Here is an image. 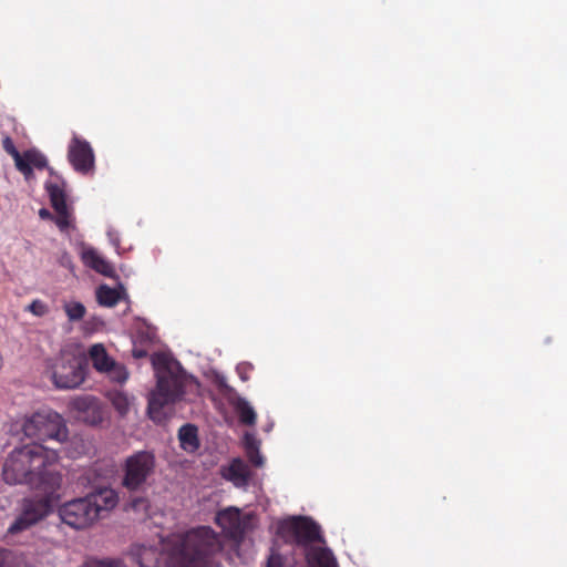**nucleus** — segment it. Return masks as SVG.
<instances>
[{"mask_svg": "<svg viewBox=\"0 0 567 567\" xmlns=\"http://www.w3.org/2000/svg\"><path fill=\"white\" fill-rule=\"evenodd\" d=\"M155 470V456L148 451L130 455L123 465L122 485L131 492L142 489Z\"/></svg>", "mask_w": 567, "mask_h": 567, "instance_id": "8", "label": "nucleus"}, {"mask_svg": "<svg viewBox=\"0 0 567 567\" xmlns=\"http://www.w3.org/2000/svg\"><path fill=\"white\" fill-rule=\"evenodd\" d=\"M82 261L96 272L110 276L113 271L112 265L101 256L93 247H83Z\"/></svg>", "mask_w": 567, "mask_h": 567, "instance_id": "16", "label": "nucleus"}, {"mask_svg": "<svg viewBox=\"0 0 567 567\" xmlns=\"http://www.w3.org/2000/svg\"><path fill=\"white\" fill-rule=\"evenodd\" d=\"M68 408L78 420L90 425L100 424L104 417L103 405L94 395H75L69 401Z\"/></svg>", "mask_w": 567, "mask_h": 567, "instance_id": "10", "label": "nucleus"}, {"mask_svg": "<svg viewBox=\"0 0 567 567\" xmlns=\"http://www.w3.org/2000/svg\"><path fill=\"white\" fill-rule=\"evenodd\" d=\"M64 310H65V313L70 321L81 320L86 312L85 307L81 302H78V301H72V302L65 303Z\"/></svg>", "mask_w": 567, "mask_h": 567, "instance_id": "23", "label": "nucleus"}, {"mask_svg": "<svg viewBox=\"0 0 567 567\" xmlns=\"http://www.w3.org/2000/svg\"><path fill=\"white\" fill-rule=\"evenodd\" d=\"M47 165H48L47 157L43 154L38 152V169H42V168L47 167Z\"/></svg>", "mask_w": 567, "mask_h": 567, "instance_id": "33", "label": "nucleus"}, {"mask_svg": "<svg viewBox=\"0 0 567 567\" xmlns=\"http://www.w3.org/2000/svg\"><path fill=\"white\" fill-rule=\"evenodd\" d=\"M91 504L96 508V518L103 516V513L110 512L118 503L117 493L113 488H101L96 493L87 495Z\"/></svg>", "mask_w": 567, "mask_h": 567, "instance_id": "15", "label": "nucleus"}, {"mask_svg": "<svg viewBox=\"0 0 567 567\" xmlns=\"http://www.w3.org/2000/svg\"><path fill=\"white\" fill-rule=\"evenodd\" d=\"M10 557V551L3 548H0V567H3Z\"/></svg>", "mask_w": 567, "mask_h": 567, "instance_id": "32", "label": "nucleus"}, {"mask_svg": "<svg viewBox=\"0 0 567 567\" xmlns=\"http://www.w3.org/2000/svg\"><path fill=\"white\" fill-rule=\"evenodd\" d=\"M96 299L102 306L113 307L120 300V292L115 288L102 285L96 291Z\"/></svg>", "mask_w": 567, "mask_h": 567, "instance_id": "21", "label": "nucleus"}, {"mask_svg": "<svg viewBox=\"0 0 567 567\" xmlns=\"http://www.w3.org/2000/svg\"><path fill=\"white\" fill-rule=\"evenodd\" d=\"M178 437L184 449L195 450L198 447L197 427L195 425H183L178 431Z\"/></svg>", "mask_w": 567, "mask_h": 567, "instance_id": "19", "label": "nucleus"}, {"mask_svg": "<svg viewBox=\"0 0 567 567\" xmlns=\"http://www.w3.org/2000/svg\"><path fill=\"white\" fill-rule=\"evenodd\" d=\"M215 523L231 539H240L245 534V523L238 508L228 507L218 512Z\"/></svg>", "mask_w": 567, "mask_h": 567, "instance_id": "12", "label": "nucleus"}, {"mask_svg": "<svg viewBox=\"0 0 567 567\" xmlns=\"http://www.w3.org/2000/svg\"><path fill=\"white\" fill-rule=\"evenodd\" d=\"M35 455V443L30 442L14 449L8 456L2 475L8 484H31L34 480L32 462Z\"/></svg>", "mask_w": 567, "mask_h": 567, "instance_id": "7", "label": "nucleus"}, {"mask_svg": "<svg viewBox=\"0 0 567 567\" xmlns=\"http://www.w3.org/2000/svg\"><path fill=\"white\" fill-rule=\"evenodd\" d=\"M38 316H41L44 312V307L38 301Z\"/></svg>", "mask_w": 567, "mask_h": 567, "instance_id": "36", "label": "nucleus"}, {"mask_svg": "<svg viewBox=\"0 0 567 567\" xmlns=\"http://www.w3.org/2000/svg\"><path fill=\"white\" fill-rule=\"evenodd\" d=\"M89 357L92 361L93 368L104 373L113 367L115 362L106 352L105 347L102 343H95L89 349Z\"/></svg>", "mask_w": 567, "mask_h": 567, "instance_id": "17", "label": "nucleus"}, {"mask_svg": "<svg viewBox=\"0 0 567 567\" xmlns=\"http://www.w3.org/2000/svg\"><path fill=\"white\" fill-rule=\"evenodd\" d=\"M133 354H134L135 358H144V357H146V351H144V350H134Z\"/></svg>", "mask_w": 567, "mask_h": 567, "instance_id": "34", "label": "nucleus"}, {"mask_svg": "<svg viewBox=\"0 0 567 567\" xmlns=\"http://www.w3.org/2000/svg\"><path fill=\"white\" fill-rule=\"evenodd\" d=\"M278 533L287 543L303 547L308 567H338L330 549L310 546L322 542L320 526L311 518L297 516L286 519L279 524Z\"/></svg>", "mask_w": 567, "mask_h": 567, "instance_id": "4", "label": "nucleus"}, {"mask_svg": "<svg viewBox=\"0 0 567 567\" xmlns=\"http://www.w3.org/2000/svg\"><path fill=\"white\" fill-rule=\"evenodd\" d=\"M236 412L239 421L245 425H255L257 421L256 412L252 406L244 399H239L236 403Z\"/></svg>", "mask_w": 567, "mask_h": 567, "instance_id": "20", "label": "nucleus"}, {"mask_svg": "<svg viewBox=\"0 0 567 567\" xmlns=\"http://www.w3.org/2000/svg\"><path fill=\"white\" fill-rule=\"evenodd\" d=\"M113 404L121 414L127 411V401L122 395H116L113 400Z\"/></svg>", "mask_w": 567, "mask_h": 567, "instance_id": "29", "label": "nucleus"}, {"mask_svg": "<svg viewBox=\"0 0 567 567\" xmlns=\"http://www.w3.org/2000/svg\"><path fill=\"white\" fill-rule=\"evenodd\" d=\"M2 145H3L4 151H6L8 154H10L12 157L18 156V154H20V153L18 152V150L16 148V146H14V144H13V142H12V140H11L9 136H7V137H4V138H3V141H2Z\"/></svg>", "mask_w": 567, "mask_h": 567, "instance_id": "28", "label": "nucleus"}, {"mask_svg": "<svg viewBox=\"0 0 567 567\" xmlns=\"http://www.w3.org/2000/svg\"><path fill=\"white\" fill-rule=\"evenodd\" d=\"M50 177L44 184V189L50 198L55 216L47 208L38 210L42 219H52L61 231H66L72 223V213L66 204L65 182L62 176L49 168Z\"/></svg>", "mask_w": 567, "mask_h": 567, "instance_id": "6", "label": "nucleus"}, {"mask_svg": "<svg viewBox=\"0 0 567 567\" xmlns=\"http://www.w3.org/2000/svg\"><path fill=\"white\" fill-rule=\"evenodd\" d=\"M104 373H106L111 380H113L117 383H124L128 378V373H127L126 369L116 362H114L113 367L110 368Z\"/></svg>", "mask_w": 567, "mask_h": 567, "instance_id": "25", "label": "nucleus"}, {"mask_svg": "<svg viewBox=\"0 0 567 567\" xmlns=\"http://www.w3.org/2000/svg\"><path fill=\"white\" fill-rule=\"evenodd\" d=\"M35 524V501L25 498L21 504V512L8 527V535H19Z\"/></svg>", "mask_w": 567, "mask_h": 567, "instance_id": "13", "label": "nucleus"}, {"mask_svg": "<svg viewBox=\"0 0 567 567\" xmlns=\"http://www.w3.org/2000/svg\"><path fill=\"white\" fill-rule=\"evenodd\" d=\"M220 388L225 385V382L224 381H220L219 384H218Z\"/></svg>", "mask_w": 567, "mask_h": 567, "instance_id": "37", "label": "nucleus"}, {"mask_svg": "<svg viewBox=\"0 0 567 567\" xmlns=\"http://www.w3.org/2000/svg\"><path fill=\"white\" fill-rule=\"evenodd\" d=\"M68 436L69 430L61 414L49 409L38 411V522L60 501L62 476L56 470L58 446Z\"/></svg>", "mask_w": 567, "mask_h": 567, "instance_id": "2", "label": "nucleus"}, {"mask_svg": "<svg viewBox=\"0 0 567 567\" xmlns=\"http://www.w3.org/2000/svg\"><path fill=\"white\" fill-rule=\"evenodd\" d=\"M27 310L35 315V300L31 301V302L27 306Z\"/></svg>", "mask_w": 567, "mask_h": 567, "instance_id": "35", "label": "nucleus"}, {"mask_svg": "<svg viewBox=\"0 0 567 567\" xmlns=\"http://www.w3.org/2000/svg\"><path fill=\"white\" fill-rule=\"evenodd\" d=\"M254 370V367L252 364L250 363H247V362H243L240 364L237 365L236 368V371L239 375V378L243 380V381H248L249 378H250V372Z\"/></svg>", "mask_w": 567, "mask_h": 567, "instance_id": "26", "label": "nucleus"}, {"mask_svg": "<svg viewBox=\"0 0 567 567\" xmlns=\"http://www.w3.org/2000/svg\"><path fill=\"white\" fill-rule=\"evenodd\" d=\"M13 159L17 169L24 175L25 179H29L33 174V165H35V152L28 151L23 155L18 154Z\"/></svg>", "mask_w": 567, "mask_h": 567, "instance_id": "18", "label": "nucleus"}, {"mask_svg": "<svg viewBox=\"0 0 567 567\" xmlns=\"http://www.w3.org/2000/svg\"><path fill=\"white\" fill-rule=\"evenodd\" d=\"M152 364L157 383L150 394L147 412L152 420L159 421L163 408L182 399L187 382L193 379L186 375L178 361L166 353H155Z\"/></svg>", "mask_w": 567, "mask_h": 567, "instance_id": "3", "label": "nucleus"}, {"mask_svg": "<svg viewBox=\"0 0 567 567\" xmlns=\"http://www.w3.org/2000/svg\"><path fill=\"white\" fill-rule=\"evenodd\" d=\"M58 515L64 524L74 529L90 527L96 518V508L87 496L70 501L59 507Z\"/></svg>", "mask_w": 567, "mask_h": 567, "instance_id": "9", "label": "nucleus"}, {"mask_svg": "<svg viewBox=\"0 0 567 567\" xmlns=\"http://www.w3.org/2000/svg\"><path fill=\"white\" fill-rule=\"evenodd\" d=\"M122 564L120 558H89L80 567H122Z\"/></svg>", "mask_w": 567, "mask_h": 567, "instance_id": "24", "label": "nucleus"}, {"mask_svg": "<svg viewBox=\"0 0 567 567\" xmlns=\"http://www.w3.org/2000/svg\"><path fill=\"white\" fill-rule=\"evenodd\" d=\"M34 429V425H33V419H29V421L24 424L23 426V431L25 433L27 436L31 437L32 435V431Z\"/></svg>", "mask_w": 567, "mask_h": 567, "instance_id": "31", "label": "nucleus"}, {"mask_svg": "<svg viewBox=\"0 0 567 567\" xmlns=\"http://www.w3.org/2000/svg\"><path fill=\"white\" fill-rule=\"evenodd\" d=\"M224 537L209 526H197L167 535L162 553L155 547L135 545L130 557L138 567H166L162 554L172 567H219Z\"/></svg>", "mask_w": 567, "mask_h": 567, "instance_id": "1", "label": "nucleus"}, {"mask_svg": "<svg viewBox=\"0 0 567 567\" xmlns=\"http://www.w3.org/2000/svg\"><path fill=\"white\" fill-rule=\"evenodd\" d=\"M87 360L69 351H62L51 365V380L59 390H74L84 383Z\"/></svg>", "mask_w": 567, "mask_h": 567, "instance_id": "5", "label": "nucleus"}, {"mask_svg": "<svg viewBox=\"0 0 567 567\" xmlns=\"http://www.w3.org/2000/svg\"><path fill=\"white\" fill-rule=\"evenodd\" d=\"M68 159L74 171L83 175L90 174L94 169V152L89 142L78 136L70 142Z\"/></svg>", "mask_w": 567, "mask_h": 567, "instance_id": "11", "label": "nucleus"}, {"mask_svg": "<svg viewBox=\"0 0 567 567\" xmlns=\"http://www.w3.org/2000/svg\"><path fill=\"white\" fill-rule=\"evenodd\" d=\"M246 452L249 462L256 466L261 467L264 465V457L259 452V449L254 440H246Z\"/></svg>", "mask_w": 567, "mask_h": 567, "instance_id": "22", "label": "nucleus"}, {"mask_svg": "<svg viewBox=\"0 0 567 567\" xmlns=\"http://www.w3.org/2000/svg\"><path fill=\"white\" fill-rule=\"evenodd\" d=\"M221 475L235 486L244 487L248 484L250 472L241 458H234L228 466L221 467Z\"/></svg>", "mask_w": 567, "mask_h": 567, "instance_id": "14", "label": "nucleus"}, {"mask_svg": "<svg viewBox=\"0 0 567 567\" xmlns=\"http://www.w3.org/2000/svg\"><path fill=\"white\" fill-rule=\"evenodd\" d=\"M131 506L133 509L137 511L142 507H146L147 506V501L143 497H137V498H134L132 502H131Z\"/></svg>", "mask_w": 567, "mask_h": 567, "instance_id": "30", "label": "nucleus"}, {"mask_svg": "<svg viewBox=\"0 0 567 567\" xmlns=\"http://www.w3.org/2000/svg\"><path fill=\"white\" fill-rule=\"evenodd\" d=\"M267 567H286V561L280 554L271 553L268 557Z\"/></svg>", "mask_w": 567, "mask_h": 567, "instance_id": "27", "label": "nucleus"}]
</instances>
